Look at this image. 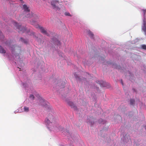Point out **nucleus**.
Returning <instances> with one entry per match:
<instances>
[{"instance_id": "1", "label": "nucleus", "mask_w": 146, "mask_h": 146, "mask_svg": "<svg viewBox=\"0 0 146 146\" xmlns=\"http://www.w3.org/2000/svg\"><path fill=\"white\" fill-rule=\"evenodd\" d=\"M30 10H24V14L26 15V16L27 18H32V19H34L35 20H36L38 19V15L36 14H35L31 13V15L30 14Z\"/></svg>"}, {"instance_id": "2", "label": "nucleus", "mask_w": 146, "mask_h": 146, "mask_svg": "<svg viewBox=\"0 0 146 146\" xmlns=\"http://www.w3.org/2000/svg\"><path fill=\"white\" fill-rule=\"evenodd\" d=\"M54 121L55 119L54 117L52 114H49L45 120L46 123L49 125H50L51 124L54 122Z\"/></svg>"}, {"instance_id": "3", "label": "nucleus", "mask_w": 146, "mask_h": 146, "mask_svg": "<svg viewBox=\"0 0 146 146\" xmlns=\"http://www.w3.org/2000/svg\"><path fill=\"white\" fill-rule=\"evenodd\" d=\"M12 23L17 28L19 29L20 31H22L23 32H25V31L26 30L25 28L23 27L21 28V26L20 25H18L17 23L15 21H12Z\"/></svg>"}, {"instance_id": "4", "label": "nucleus", "mask_w": 146, "mask_h": 146, "mask_svg": "<svg viewBox=\"0 0 146 146\" xmlns=\"http://www.w3.org/2000/svg\"><path fill=\"white\" fill-rule=\"evenodd\" d=\"M142 29L144 32V33L146 35V18L144 16L143 20V25L142 26Z\"/></svg>"}, {"instance_id": "5", "label": "nucleus", "mask_w": 146, "mask_h": 146, "mask_svg": "<svg viewBox=\"0 0 146 146\" xmlns=\"http://www.w3.org/2000/svg\"><path fill=\"white\" fill-rule=\"evenodd\" d=\"M51 5L54 8L57 7L58 8L60 5L58 1L56 0H53L51 2Z\"/></svg>"}, {"instance_id": "6", "label": "nucleus", "mask_w": 146, "mask_h": 146, "mask_svg": "<svg viewBox=\"0 0 146 146\" xmlns=\"http://www.w3.org/2000/svg\"><path fill=\"white\" fill-rule=\"evenodd\" d=\"M68 105L70 106L72 108H73L74 110H76V106H75L74 104L72 102L69 101L68 102Z\"/></svg>"}, {"instance_id": "7", "label": "nucleus", "mask_w": 146, "mask_h": 146, "mask_svg": "<svg viewBox=\"0 0 146 146\" xmlns=\"http://www.w3.org/2000/svg\"><path fill=\"white\" fill-rule=\"evenodd\" d=\"M38 27L40 29V31L42 33L48 35V34L46 31L44 29L43 27H40L39 26H38ZM36 28H38V27H36Z\"/></svg>"}, {"instance_id": "8", "label": "nucleus", "mask_w": 146, "mask_h": 146, "mask_svg": "<svg viewBox=\"0 0 146 146\" xmlns=\"http://www.w3.org/2000/svg\"><path fill=\"white\" fill-rule=\"evenodd\" d=\"M97 83L100 84V86L102 87H106V83L105 82L102 81H98Z\"/></svg>"}, {"instance_id": "9", "label": "nucleus", "mask_w": 146, "mask_h": 146, "mask_svg": "<svg viewBox=\"0 0 146 146\" xmlns=\"http://www.w3.org/2000/svg\"><path fill=\"white\" fill-rule=\"evenodd\" d=\"M87 33L91 38H94V35L92 32L89 30H88L87 31Z\"/></svg>"}, {"instance_id": "10", "label": "nucleus", "mask_w": 146, "mask_h": 146, "mask_svg": "<svg viewBox=\"0 0 146 146\" xmlns=\"http://www.w3.org/2000/svg\"><path fill=\"white\" fill-rule=\"evenodd\" d=\"M0 53H6V51L1 46L0 48Z\"/></svg>"}, {"instance_id": "11", "label": "nucleus", "mask_w": 146, "mask_h": 146, "mask_svg": "<svg viewBox=\"0 0 146 146\" xmlns=\"http://www.w3.org/2000/svg\"><path fill=\"white\" fill-rule=\"evenodd\" d=\"M64 15L66 16H72V15L70 14V13L68 12H66L64 13Z\"/></svg>"}, {"instance_id": "12", "label": "nucleus", "mask_w": 146, "mask_h": 146, "mask_svg": "<svg viewBox=\"0 0 146 146\" xmlns=\"http://www.w3.org/2000/svg\"><path fill=\"white\" fill-rule=\"evenodd\" d=\"M24 110L26 112L29 111V108L26 107H24Z\"/></svg>"}, {"instance_id": "13", "label": "nucleus", "mask_w": 146, "mask_h": 146, "mask_svg": "<svg viewBox=\"0 0 146 146\" xmlns=\"http://www.w3.org/2000/svg\"><path fill=\"white\" fill-rule=\"evenodd\" d=\"M135 102V100L133 99H131L130 100V104L131 105H133Z\"/></svg>"}, {"instance_id": "14", "label": "nucleus", "mask_w": 146, "mask_h": 146, "mask_svg": "<svg viewBox=\"0 0 146 146\" xmlns=\"http://www.w3.org/2000/svg\"><path fill=\"white\" fill-rule=\"evenodd\" d=\"M20 40L21 41H22V42H23L25 43H27V41L25 40H24L22 38H20Z\"/></svg>"}, {"instance_id": "15", "label": "nucleus", "mask_w": 146, "mask_h": 146, "mask_svg": "<svg viewBox=\"0 0 146 146\" xmlns=\"http://www.w3.org/2000/svg\"><path fill=\"white\" fill-rule=\"evenodd\" d=\"M24 9H28L29 8L26 5H24L23 6Z\"/></svg>"}, {"instance_id": "16", "label": "nucleus", "mask_w": 146, "mask_h": 146, "mask_svg": "<svg viewBox=\"0 0 146 146\" xmlns=\"http://www.w3.org/2000/svg\"><path fill=\"white\" fill-rule=\"evenodd\" d=\"M30 98H31V99L33 100H34L35 98L34 96L33 95H31L30 96Z\"/></svg>"}, {"instance_id": "17", "label": "nucleus", "mask_w": 146, "mask_h": 146, "mask_svg": "<svg viewBox=\"0 0 146 146\" xmlns=\"http://www.w3.org/2000/svg\"><path fill=\"white\" fill-rule=\"evenodd\" d=\"M141 48H142L144 49H146V45H143L141 46Z\"/></svg>"}, {"instance_id": "18", "label": "nucleus", "mask_w": 146, "mask_h": 146, "mask_svg": "<svg viewBox=\"0 0 146 146\" xmlns=\"http://www.w3.org/2000/svg\"><path fill=\"white\" fill-rule=\"evenodd\" d=\"M0 38H4V36L2 34V33L1 32H0Z\"/></svg>"}, {"instance_id": "19", "label": "nucleus", "mask_w": 146, "mask_h": 146, "mask_svg": "<svg viewBox=\"0 0 146 146\" xmlns=\"http://www.w3.org/2000/svg\"><path fill=\"white\" fill-rule=\"evenodd\" d=\"M35 21L33 20L32 21H31V23L32 25H34L35 23Z\"/></svg>"}, {"instance_id": "20", "label": "nucleus", "mask_w": 146, "mask_h": 146, "mask_svg": "<svg viewBox=\"0 0 146 146\" xmlns=\"http://www.w3.org/2000/svg\"><path fill=\"white\" fill-rule=\"evenodd\" d=\"M34 34H35V33H34V32H32V33H31V35H34Z\"/></svg>"}, {"instance_id": "21", "label": "nucleus", "mask_w": 146, "mask_h": 146, "mask_svg": "<svg viewBox=\"0 0 146 146\" xmlns=\"http://www.w3.org/2000/svg\"><path fill=\"white\" fill-rule=\"evenodd\" d=\"M121 84H122V85H123V82H122V80H121Z\"/></svg>"}, {"instance_id": "22", "label": "nucleus", "mask_w": 146, "mask_h": 146, "mask_svg": "<svg viewBox=\"0 0 146 146\" xmlns=\"http://www.w3.org/2000/svg\"><path fill=\"white\" fill-rule=\"evenodd\" d=\"M143 10V12L144 13V15H145V10Z\"/></svg>"}, {"instance_id": "23", "label": "nucleus", "mask_w": 146, "mask_h": 146, "mask_svg": "<svg viewBox=\"0 0 146 146\" xmlns=\"http://www.w3.org/2000/svg\"><path fill=\"white\" fill-rule=\"evenodd\" d=\"M22 3H23V1L22 0H20Z\"/></svg>"}, {"instance_id": "24", "label": "nucleus", "mask_w": 146, "mask_h": 146, "mask_svg": "<svg viewBox=\"0 0 146 146\" xmlns=\"http://www.w3.org/2000/svg\"><path fill=\"white\" fill-rule=\"evenodd\" d=\"M22 3H23V1L22 0H20Z\"/></svg>"}, {"instance_id": "25", "label": "nucleus", "mask_w": 146, "mask_h": 146, "mask_svg": "<svg viewBox=\"0 0 146 146\" xmlns=\"http://www.w3.org/2000/svg\"><path fill=\"white\" fill-rule=\"evenodd\" d=\"M145 129H146V126H145Z\"/></svg>"}]
</instances>
